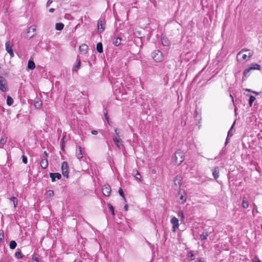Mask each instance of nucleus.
Instances as JSON below:
<instances>
[{
    "label": "nucleus",
    "instance_id": "obj_1",
    "mask_svg": "<svg viewBox=\"0 0 262 262\" xmlns=\"http://www.w3.org/2000/svg\"><path fill=\"white\" fill-rule=\"evenodd\" d=\"M151 57L154 61L157 62H162L164 59L163 53L159 50L154 51L151 53Z\"/></svg>",
    "mask_w": 262,
    "mask_h": 262
},
{
    "label": "nucleus",
    "instance_id": "obj_2",
    "mask_svg": "<svg viewBox=\"0 0 262 262\" xmlns=\"http://www.w3.org/2000/svg\"><path fill=\"white\" fill-rule=\"evenodd\" d=\"M173 160L178 165L181 164L184 160V154L181 150H178L175 152Z\"/></svg>",
    "mask_w": 262,
    "mask_h": 262
},
{
    "label": "nucleus",
    "instance_id": "obj_3",
    "mask_svg": "<svg viewBox=\"0 0 262 262\" xmlns=\"http://www.w3.org/2000/svg\"><path fill=\"white\" fill-rule=\"evenodd\" d=\"M187 194L185 192L184 190L182 189H180L179 192L177 195L178 199V202L180 204H184L186 201L187 199Z\"/></svg>",
    "mask_w": 262,
    "mask_h": 262
},
{
    "label": "nucleus",
    "instance_id": "obj_4",
    "mask_svg": "<svg viewBox=\"0 0 262 262\" xmlns=\"http://www.w3.org/2000/svg\"><path fill=\"white\" fill-rule=\"evenodd\" d=\"M115 132L116 136H114L112 138L116 146L120 148L122 142V140L120 139V133L117 128L115 129Z\"/></svg>",
    "mask_w": 262,
    "mask_h": 262
},
{
    "label": "nucleus",
    "instance_id": "obj_5",
    "mask_svg": "<svg viewBox=\"0 0 262 262\" xmlns=\"http://www.w3.org/2000/svg\"><path fill=\"white\" fill-rule=\"evenodd\" d=\"M62 173L64 177L69 178V166L68 163L66 161L62 162L61 165Z\"/></svg>",
    "mask_w": 262,
    "mask_h": 262
},
{
    "label": "nucleus",
    "instance_id": "obj_6",
    "mask_svg": "<svg viewBox=\"0 0 262 262\" xmlns=\"http://www.w3.org/2000/svg\"><path fill=\"white\" fill-rule=\"evenodd\" d=\"M8 86L7 84V81L5 78L0 76V90L2 92H5L8 91Z\"/></svg>",
    "mask_w": 262,
    "mask_h": 262
},
{
    "label": "nucleus",
    "instance_id": "obj_7",
    "mask_svg": "<svg viewBox=\"0 0 262 262\" xmlns=\"http://www.w3.org/2000/svg\"><path fill=\"white\" fill-rule=\"evenodd\" d=\"M105 21L103 19L100 18L97 23L98 31L99 33L102 32L105 29Z\"/></svg>",
    "mask_w": 262,
    "mask_h": 262
},
{
    "label": "nucleus",
    "instance_id": "obj_8",
    "mask_svg": "<svg viewBox=\"0 0 262 262\" xmlns=\"http://www.w3.org/2000/svg\"><path fill=\"white\" fill-rule=\"evenodd\" d=\"M6 50L9 54L11 57H13L14 54L12 49V45L10 41H7L5 44Z\"/></svg>",
    "mask_w": 262,
    "mask_h": 262
},
{
    "label": "nucleus",
    "instance_id": "obj_9",
    "mask_svg": "<svg viewBox=\"0 0 262 262\" xmlns=\"http://www.w3.org/2000/svg\"><path fill=\"white\" fill-rule=\"evenodd\" d=\"M111 192V186L109 185H105L102 188V192L106 196H108Z\"/></svg>",
    "mask_w": 262,
    "mask_h": 262
},
{
    "label": "nucleus",
    "instance_id": "obj_10",
    "mask_svg": "<svg viewBox=\"0 0 262 262\" xmlns=\"http://www.w3.org/2000/svg\"><path fill=\"white\" fill-rule=\"evenodd\" d=\"M193 118L196 121H198L197 124L199 125V128H200V126H201L200 124H201V121L202 120V117H201V114L198 112L196 108L195 110V111H194V113L193 114Z\"/></svg>",
    "mask_w": 262,
    "mask_h": 262
},
{
    "label": "nucleus",
    "instance_id": "obj_11",
    "mask_svg": "<svg viewBox=\"0 0 262 262\" xmlns=\"http://www.w3.org/2000/svg\"><path fill=\"white\" fill-rule=\"evenodd\" d=\"M170 222L173 225L172 231H175L179 226V220L177 217L174 216L171 219Z\"/></svg>",
    "mask_w": 262,
    "mask_h": 262
},
{
    "label": "nucleus",
    "instance_id": "obj_12",
    "mask_svg": "<svg viewBox=\"0 0 262 262\" xmlns=\"http://www.w3.org/2000/svg\"><path fill=\"white\" fill-rule=\"evenodd\" d=\"M50 177L51 179L52 182H55L56 181V179L57 180H60L61 178V175L58 172L55 173H50Z\"/></svg>",
    "mask_w": 262,
    "mask_h": 262
},
{
    "label": "nucleus",
    "instance_id": "obj_13",
    "mask_svg": "<svg viewBox=\"0 0 262 262\" xmlns=\"http://www.w3.org/2000/svg\"><path fill=\"white\" fill-rule=\"evenodd\" d=\"M212 175L214 179L216 180L219 177V167L216 166L212 169Z\"/></svg>",
    "mask_w": 262,
    "mask_h": 262
},
{
    "label": "nucleus",
    "instance_id": "obj_14",
    "mask_svg": "<svg viewBox=\"0 0 262 262\" xmlns=\"http://www.w3.org/2000/svg\"><path fill=\"white\" fill-rule=\"evenodd\" d=\"M161 40V43L163 46L168 47L170 45V41L167 37L162 36Z\"/></svg>",
    "mask_w": 262,
    "mask_h": 262
},
{
    "label": "nucleus",
    "instance_id": "obj_15",
    "mask_svg": "<svg viewBox=\"0 0 262 262\" xmlns=\"http://www.w3.org/2000/svg\"><path fill=\"white\" fill-rule=\"evenodd\" d=\"M76 156L78 159H80L83 157V154L82 153L81 147L80 146H77Z\"/></svg>",
    "mask_w": 262,
    "mask_h": 262
},
{
    "label": "nucleus",
    "instance_id": "obj_16",
    "mask_svg": "<svg viewBox=\"0 0 262 262\" xmlns=\"http://www.w3.org/2000/svg\"><path fill=\"white\" fill-rule=\"evenodd\" d=\"M40 165L42 169H46L48 167V161L47 159H42L40 162Z\"/></svg>",
    "mask_w": 262,
    "mask_h": 262
},
{
    "label": "nucleus",
    "instance_id": "obj_17",
    "mask_svg": "<svg viewBox=\"0 0 262 262\" xmlns=\"http://www.w3.org/2000/svg\"><path fill=\"white\" fill-rule=\"evenodd\" d=\"M42 101L39 98H36L34 102V105L36 108H40L42 106Z\"/></svg>",
    "mask_w": 262,
    "mask_h": 262
},
{
    "label": "nucleus",
    "instance_id": "obj_18",
    "mask_svg": "<svg viewBox=\"0 0 262 262\" xmlns=\"http://www.w3.org/2000/svg\"><path fill=\"white\" fill-rule=\"evenodd\" d=\"M249 68L251 71L254 70H260L261 69V66L256 63H252L250 64Z\"/></svg>",
    "mask_w": 262,
    "mask_h": 262
},
{
    "label": "nucleus",
    "instance_id": "obj_19",
    "mask_svg": "<svg viewBox=\"0 0 262 262\" xmlns=\"http://www.w3.org/2000/svg\"><path fill=\"white\" fill-rule=\"evenodd\" d=\"M251 70L249 68L246 69L243 72V76L242 78V80L244 81L246 79V78L250 76V72Z\"/></svg>",
    "mask_w": 262,
    "mask_h": 262
},
{
    "label": "nucleus",
    "instance_id": "obj_20",
    "mask_svg": "<svg viewBox=\"0 0 262 262\" xmlns=\"http://www.w3.org/2000/svg\"><path fill=\"white\" fill-rule=\"evenodd\" d=\"M88 49L89 47L88 45L85 43L82 44L79 47L80 51L83 53V54H85L87 52Z\"/></svg>",
    "mask_w": 262,
    "mask_h": 262
},
{
    "label": "nucleus",
    "instance_id": "obj_21",
    "mask_svg": "<svg viewBox=\"0 0 262 262\" xmlns=\"http://www.w3.org/2000/svg\"><path fill=\"white\" fill-rule=\"evenodd\" d=\"M27 68L29 70H34L35 68V64L33 59L29 60Z\"/></svg>",
    "mask_w": 262,
    "mask_h": 262
},
{
    "label": "nucleus",
    "instance_id": "obj_22",
    "mask_svg": "<svg viewBox=\"0 0 262 262\" xmlns=\"http://www.w3.org/2000/svg\"><path fill=\"white\" fill-rule=\"evenodd\" d=\"M81 66V61L80 59H77L76 64L73 67V71H77L78 69L80 68Z\"/></svg>",
    "mask_w": 262,
    "mask_h": 262
},
{
    "label": "nucleus",
    "instance_id": "obj_23",
    "mask_svg": "<svg viewBox=\"0 0 262 262\" xmlns=\"http://www.w3.org/2000/svg\"><path fill=\"white\" fill-rule=\"evenodd\" d=\"M249 202L245 197H243L242 201V207L244 208H247L249 207Z\"/></svg>",
    "mask_w": 262,
    "mask_h": 262
},
{
    "label": "nucleus",
    "instance_id": "obj_24",
    "mask_svg": "<svg viewBox=\"0 0 262 262\" xmlns=\"http://www.w3.org/2000/svg\"><path fill=\"white\" fill-rule=\"evenodd\" d=\"M64 24L62 23H57L55 25V29L57 31H61L64 28Z\"/></svg>",
    "mask_w": 262,
    "mask_h": 262
},
{
    "label": "nucleus",
    "instance_id": "obj_25",
    "mask_svg": "<svg viewBox=\"0 0 262 262\" xmlns=\"http://www.w3.org/2000/svg\"><path fill=\"white\" fill-rule=\"evenodd\" d=\"M96 49L98 52L101 53L103 52V46L101 42H98L96 45Z\"/></svg>",
    "mask_w": 262,
    "mask_h": 262
},
{
    "label": "nucleus",
    "instance_id": "obj_26",
    "mask_svg": "<svg viewBox=\"0 0 262 262\" xmlns=\"http://www.w3.org/2000/svg\"><path fill=\"white\" fill-rule=\"evenodd\" d=\"M121 39L119 37H117L115 38V39L113 41V43L114 46L118 47L121 43Z\"/></svg>",
    "mask_w": 262,
    "mask_h": 262
},
{
    "label": "nucleus",
    "instance_id": "obj_27",
    "mask_svg": "<svg viewBox=\"0 0 262 262\" xmlns=\"http://www.w3.org/2000/svg\"><path fill=\"white\" fill-rule=\"evenodd\" d=\"M181 181H181L180 177L177 176L174 180V184L177 185V183H178L179 186H180L182 184Z\"/></svg>",
    "mask_w": 262,
    "mask_h": 262
},
{
    "label": "nucleus",
    "instance_id": "obj_28",
    "mask_svg": "<svg viewBox=\"0 0 262 262\" xmlns=\"http://www.w3.org/2000/svg\"><path fill=\"white\" fill-rule=\"evenodd\" d=\"M209 234L208 232H203L200 235V239L201 241L206 240Z\"/></svg>",
    "mask_w": 262,
    "mask_h": 262
},
{
    "label": "nucleus",
    "instance_id": "obj_29",
    "mask_svg": "<svg viewBox=\"0 0 262 262\" xmlns=\"http://www.w3.org/2000/svg\"><path fill=\"white\" fill-rule=\"evenodd\" d=\"M10 200L13 202L14 207L16 208L18 204L17 199L15 196H13L10 199Z\"/></svg>",
    "mask_w": 262,
    "mask_h": 262
},
{
    "label": "nucleus",
    "instance_id": "obj_30",
    "mask_svg": "<svg viewBox=\"0 0 262 262\" xmlns=\"http://www.w3.org/2000/svg\"><path fill=\"white\" fill-rule=\"evenodd\" d=\"M36 30L35 26H31L27 29V34H29L31 32H34Z\"/></svg>",
    "mask_w": 262,
    "mask_h": 262
},
{
    "label": "nucleus",
    "instance_id": "obj_31",
    "mask_svg": "<svg viewBox=\"0 0 262 262\" xmlns=\"http://www.w3.org/2000/svg\"><path fill=\"white\" fill-rule=\"evenodd\" d=\"M13 100L12 98L10 96H8L7 97V104L8 105L10 106L13 103Z\"/></svg>",
    "mask_w": 262,
    "mask_h": 262
},
{
    "label": "nucleus",
    "instance_id": "obj_32",
    "mask_svg": "<svg viewBox=\"0 0 262 262\" xmlns=\"http://www.w3.org/2000/svg\"><path fill=\"white\" fill-rule=\"evenodd\" d=\"M17 246V244L15 241H11L10 242L9 247L11 249H14Z\"/></svg>",
    "mask_w": 262,
    "mask_h": 262
},
{
    "label": "nucleus",
    "instance_id": "obj_33",
    "mask_svg": "<svg viewBox=\"0 0 262 262\" xmlns=\"http://www.w3.org/2000/svg\"><path fill=\"white\" fill-rule=\"evenodd\" d=\"M256 98L254 96L251 95L249 99V104L250 106H252L253 102L255 100Z\"/></svg>",
    "mask_w": 262,
    "mask_h": 262
},
{
    "label": "nucleus",
    "instance_id": "obj_34",
    "mask_svg": "<svg viewBox=\"0 0 262 262\" xmlns=\"http://www.w3.org/2000/svg\"><path fill=\"white\" fill-rule=\"evenodd\" d=\"M15 255L18 258H22L24 256L20 250L16 251L15 253Z\"/></svg>",
    "mask_w": 262,
    "mask_h": 262
},
{
    "label": "nucleus",
    "instance_id": "obj_35",
    "mask_svg": "<svg viewBox=\"0 0 262 262\" xmlns=\"http://www.w3.org/2000/svg\"><path fill=\"white\" fill-rule=\"evenodd\" d=\"M136 172V173H135V177L136 179L137 180H141V176L140 173L138 172V170H135V171L133 170V172Z\"/></svg>",
    "mask_w": 262,
    "mask_h": 262
},
{
    "label": "nucleus",
    "instance_id": "obj_36",
    "mask_svg": "<svg viewBox=\"0 0 262 262\" xmlns=\"http://www.w3.org/2000/svg\"><path fill=\"white\" fill-rule=\"evenodd\" d=\"M103 113L105 119L106 120L107 122L109 123V118L107 115V111L106 108L103 109Z\"/></svg>",
    "mask_w": 262,
    "mask_h": 262
},
{
    "label": "nucleus",
    "instance_id": "obj_37",
    "mask_svg": "<svg viewBox=\"0 0 262 262\" xmlns=\"http://www.w3.org/2000/svg\"><path fill=\"white\" fill-rule=\"evenodd\" d=\"M187 256L190 257V260H193L194 259V255L193 251H190L188 253Z\"/></svg>",
    "mask_w": 262,
    "mask_h": 262
},
{
    "label": "nucleus",
    "instance_id": "obj_38",
    "mask_svg": "<svg viewBox=\"0 0 262 262\" xmlns=\"http://www.w3.org/2000/svg\"><path fill=\"white\" fill-rule=\"evenodd\" d=\"M47 194L48 195V197L49 198H52L53 196L54 195V191L53 190H49L47 192Z\"/></svg>",
    "mask_w": 262,
    "mask_h": 262
},
{
    "label": "nucleus",
    "instance_id": "obj_39",
    "mask_svg": "<svg viewBox=\"0 0 262 262\" xmlns=\"http://www.w3.org/2000/svg\"><path fill=\"white\" fill-rule=\"evenodd\" d=\"M234 124H235V121L234 122V123L232 125L230 130L228 132V135H227L228 137H231L233 136V134L231 133V129L233 128Z\"/></svg>",
    "mask_w": 262,
    "mask_h": 262
},
{
    "label": "nucleus",
    "instance_id": "obj_40",
    "mask_svg": "<svg viewBox=\"0 0 262 262\" xmlns=\"http://www.w3.org/2000/svg\"><path fill=\"white\" fill-rule=\"evenodd\" d=\"M118 192L119 194L124 199V200H125V197L124 194V192L122 188H120L118 191Z\"/></svg>",
    "mask_w": 262,
    "mask_h": 262
},
{
    "label": "nucleus",
    "instance_id": "obj_41",
    "mask_svg": "<svg viewBox=\"0 0 262 262\" xmlns=\"http://www.w3.org/2000/svg\"><path fill=\"white\" fill-rule=\"evenodd\" d=\"M108 209L110 210V211L111 212L112 214L113 215H114V214H115L114 213V208L113 206L112 205L108 204Z\"/></svg>",
    "mask_w": 262,
    "mask_h": 262
},
{
    "label": "nucleus",
    "instance_id": "obj_42",
    "mask_svg": "<svg viewBox=\"0 0 262 262\" xmlns=\"http://www.w3.org/2000/svg\"><path fill=\"white\" fill-rule=\"evenodd\" d=\"M22 161L24 164H27L28 163V158L25 155H23L21 157Z\"/></svg>",
    "mask_w": 262,
    "mask_h": 262
},
{
    "label": "nucleus",
    "instance_id": "obj_43",
    "mask_svg": "<svg viewBox=\"0 0 262 262\" xmlns=\"http://www.w3.org/2000/svg\"><path fill=\"white\" fill-rule=\"evenodd\" d=\"M178 216L181 218V220L184 219V212L182 210L180 211L178 214Z\"/></svg>",
    "mask_w": 262,
    "mask_h": 262
},
{
    "label": "nucleus",
    "instance_id": "obj_44",
    "mask_svg": "<svg viewBox=\"0 0 262 262\" xmlns=\"http://www.w3.org/2000/svg\"><path fill=\"white\" fill-rule=\"evenodd\" d=\"M248 51H249V50L247 49H243L237 55V57L241 54H242V53L244 52H248Z\"/></svg>",
    "mask_w": 262,
    "mask_h": 262
},
{
    "label": "nucleus",
    "instance_id": "obj_45",
    "mask_svg": "<svg viewBox=\"0 0 262 262\" xmlns=\"http://www.w3.org/2000/svg\"><path fill=\"white\" fill-rule=\"evenodd\" d=\"M6 142H7L6 139H5L4 138H2L0 139V143L2 145H4L5 144H6Z\"/></svg>",
    "mask_w": 262,
    "mask_h": 262
},
{
    "label": "nucleus",
    "instance_id": "obj_46",
    "mask_svg": "<svg viewBox=\"0 0 262 262\" xmlns=\"http://www.w3.org/2000/svg\"><path fill=\"white\" fill-rule=\"evenodd\" d=\"M4 238L3 232H0V242H3Z\"/></svg>",
    "mask_w": 262,
    "mask_h": 262
},
{
    "label": "nucleus",
    "instance_id": "obj_47",
    "mask_svg": "<svg viewBox=\"0 0 262 262\" xmlns=\"http://www.w3.org/2000/svg\"><path fill=\"white\" fill-rule=\"evenodd\" d=\"M249 53L248 54V59H250L253 55V52L252 51H250L249 50V51H248Z\"/></svg>",
    "mask_w": 262,
    "mask_h": 262
},
{
    "label": "nucleus",
    "instance_id": "obj_48",
    "mask_svg": "<svg viewBox=\"0 0 262 262\" xmlns=\"http://www.w3.org/2000/svg\"><path fill=\"white\" fill-rule=\"evenodd\" d=\"M242 59L243 60H246V61L249 59L247 55H246L245 54H243V55H242Z\"/></svg>",
    "mask_w": 262,
    "mask_h": 262
},
{
    "label": "nucleus",
    "instance_id": "obj_49",
    "mask_svg": "<svg viewBox=\"0 0 262 262\" xmlns=\"http://www.w3.org/2000/svg\"><path fill=\"white\" fill-rule=\"evenodd\" d=\"M52 0H48L47 3V7H48L52 3Z\"/></svg>",
    "mask_w": 262,
    "mask_h": 262
},
{
    "label": "nucleus",
    "instance_id": "obj_50",
    "mask_svg": "<svg viewBox=\"0 0 262 262\" xmlns=\"http://www.w3.org/2000/svg\"><path fill=\"white\" fill-rule=\"evenodd\" d=\"M91 133L94 135H96L98 134V132L96 130H92Z\"/></svg>",
    "mask_w": 262,
    "mask_h": 262
},
{
    "label": "nucleus",
    "instance_id": "obj_51",
    "mask_svg": "<svg viewBox=\"0 0 262 262\" xmlns=\"http://www.w3.org/2000/svg\"><path fill=\"white\" fill-rule=\"evenodd\" d=\"M252 262H261V261L259 259H258V258H255L254 259H253L252 260Z\"/></svg>",
    "mask_w": 262,
    "mask_h": 262
},
{
    "label": "nucleus",
    "instance_id": "obj_52",
    "mask_svg": "<svg viewBox=\"0 0 262 262\" xmlns=\"http://www.w3.org/2000/svg\"><path fill=\"white\" fill-rule=\"evenodd\" d=\"M61 148L62 150H64V143H62L61 144Z\"/></svg>",
    "mask_w": 262,
    "mask_h": 262
},
{
    "label": "nucleus",
    "instance_id": "obj_53",
    "mask_svg": "<svg viewBox=\"0 0 262 262\" xmlns=\"http://www.w3.org/2000/svg\"><path fill=\"white\" fill-rule=\"evenodd\" d=\"M229 138L230 137H228V136L227 137V138H226V142H225V145H226L228 144V143L229 142Z\"/></svg>",
    "mask_w": 262,
    "mask_h": 262
},
{
    "label": "nucleus",
    "instance_id": "obj_54",
    "mask_svg": "<svg viewBox=\"0 0 262 262\" xmlns=\"http://www.w3.org/2000/svg\"><path fill=\"white\" fill-rule=\"evenodd\" d=\"M195 262H204V261L202 260V258H199Z\"/></svg>",
    "mask_w": 262,
    "mask_h": 262
},
{
    "label": "nucleus",
    "instance_id": "obj_55",
    "mask_svg": "<svg viewBox=\"0 0 262 262\" xmlns=\"http://www.w3.org/2000/svg\"><path fill=\"white\" fill-rule=\"evenodd\" d=\"M54 11H55V9H54V8H50L49 10V11L51 13L54 12Z\"/></svg>",
    "mask_w": 262,
    "mask_h": 262
},
{
    "label": "nucleus",
    "instance_id": "obj_56",
    "mask_svg": "<svg viewBox=\"0 0 262 262\" xmlns=\"http://www.w3.org/2000/svg\"><path fill=\"white\" fill-rule=\"evenodd\" d=\"M244 90L247 92H249L252 93V90L249 89H245Z\"/></svg>",
    "mask_w": 262,
    "mask_h": 262
},
{
    "label": "nucleus",
    "instance_id": "obj_57",
    "mask_svg": "<svg viewBox=\"0 0 262 262\" xmlns=\"http://www.w3.org/2000/svg\"><path fill=\"white\" fill-rule=\"evenodd\" d=\"M124 209H125V211H127V210H128V205L127 204H126L124 206Z\"/></svg>",
    "mask_w": 262,
    "mask_h": 262
},
{
    "label": "nucleus",
    "instance_id": "obj_58",
    "mask_svg": "<svg viewBox=\"0 0 262 262\" xmlns=\"http://www.w3.org/2000/svg\"><path fill=\"white\" fill-rule=\"evenodd\" d=\"M252 93L255 94L256 95H258L259 94L258 92H257L256 91H252Z\"/></svg>",
    "mask_w": 262,
    "mask_h": 262
},
{
    "label": "nucleus",
    "instance_id": "obj_59",
    "mask_svg": "<svg viewBox=\"0 0 262 262\" xmlns=\"http://www.w3.org/2000/svg\"><path fill=\"white\" fill-rule=\"evenodd\" d=\"M64 137H62V138L61 139V144L62 143H64Z\"/></svg>",
    "mask_w": 262,
    "mask_h": 262
},
{
    "label": "nucleus",
    "instance_id": "obj_60",
    "mask_svg": "<svg viewBox=\"0 0 262 262\" xmlns=\"http://www.w3.org/2000/svg\"><path fill=\"white\" fill-rule=\"evenodd\" d=\"M34 36V34H33V35H32L31 36L27 35V37H29V38H31L33 37Z\"/></svg>",
    "mask_w": 262,
    "mask_h": 262
},
{
    "label": "nucleus",
    "instance_id": "obj_61",
    "mask_svg": "<svg viewBox=\"0 0 262 262\" xmlns=\"http://www.w3.org/2000/svg\"><path fill=\"white\" fill-rule=\"evenodd\" d=\"M230 98H231L232 101L233 102V100H234L233 97L232 96V95L231 94L230 95Z\"/></svg>",
    "mask_w": 262,
    "mask_h": 262
},
{
    "label": "nucleus",
    "instance_id": "obj_62",
    "mask_svg": "<svg viewBox=\"0 0 262 262\" xmlns=\"http://www.w3.org/2000/svg\"><path fill=\"white\" fill-rule=\"evenodd\" d=\"M44 155L46 156V157H48V153L47 152V151H44Z\"/></svg>",
    "mask_w": 262,
    "mask_h": 262
},
{
    "label": "nucleus",
    "instance_id": "obj_63",
    "mask_svg": "<svg viewBox=\"0 0 262 262\" xmlns=\"http://www.w3.org/2000/svg\"><path fill=\"white\" fill-rule=\"evenodd\" d=\"M35 260H36V261H38V259L37 257H36L35 259H34Z\"/></svg>",
    "mask_w": 262,
    "mask_h": 262
},
{
    "label": "nucleus",
    "instance_id": "obj_64",
    "mask_svg": "<svg viewBox=\"0 0 262 262\" xmlns=\"http://www.w3.org/2000/svg\"><path fill=\"white\" fill-rule=\"evenodd\" d=\"M236 108H235V110H234L235 112H236Z\"/></svg>",
    "mask_w": 262,
    "mask_h": 262
}]
</instances>
